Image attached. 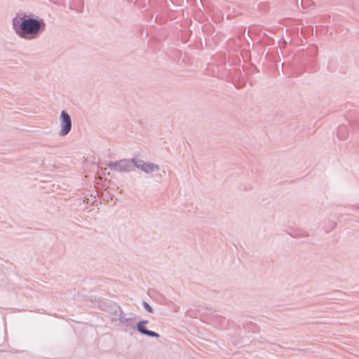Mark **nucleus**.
<instances>
[{
  "label": "nucleus",
  "instance_id": "f257e3e1",
  "mask_svg": "<svg viewBox=\"0 0 359 359\" xmlns=\"http://www.w3.org/2000/svg\"><path fill=\"white\" fill-rule=\"evenodd\" d=\"M12 27L20 38L33 40L45 31L46 25L43 19L21 12L12 19Z\"/></svg>",
  "mask_w": 359,
  "mask_h": 359
},
{
  "label": "nucleus",
  "instance_id": "f03ea898",
  "mask_svg": "<svg viewBox=\"0 0 359 359\" xmlns=\"http://www.w3.org/2000/svg\"><path fill=\"white\" fill-rule=\"evenodd\" d=\"M107 165L110 170L119 172H130L134 170L133 158L131 159L123 158L115 161L109 163Z\"/></svg>",
  "mask_w": 359,
  "mask_h": 359
},
{
  "label": "nucleus",
  "instance_id": "7ed1b4c3",
  "mask_svg": "<svg viewBox=\"0 0 359 359\" xmlns=\"http://www.w3.org/2000/svg\"><path fill=\"white\" fill-rule=\"evenodd\" d=\"M133 162L134 163V168H137L146 174L158 172L160 170V168L157 164L151 162H144V161L137 159V158H133Z\"/></svg>",
  "mask_w": 359,
  "mask_h": 359
},
{
  "label": "nucleus",
  "instance_id": "20e7f679",
  "mask_svg": "<svg viewBox=\"0 0 359 359\" xmlns=\"http://www.w3.org/2000/svg\"><path fill=\"white\" fill-rule=\"evenodd\" d=\"M60 130L59 135L65 136L69 133L72 130V123L69 114L65 110L62 111L60 116Z\"/></svg>",
  "mask_w": 359,
  "mask_h": 359
},
{
  "label": "nucleus",
  "instance_id": "39448f33",
  "mask_svg": "<svg viewBox=\"0 0 359 359\" xmlns=\"http://www.w3.org/2000/svg\"><path fill=\"white\" fill-rule=\"evenodd\" d=\"M108 306L111 309L112 316L111 319L113 320H118L123 323H125L128 321H134L133 318H125L123 316V312L121 306L116 303L110 302L108 303Z\"/></svg>",
  "mask_w": 359,
  "mask_h": 359
},
{
  "label": "nucleus",
  "instance_id": "423d86ee",
  "mask_svg": "<svg viewBox=\"0 0 359 359\" xmlns=\"http://www.w3.org/2000/svg\"><path fill=\"white\" fill-rule=\"evenodd\" d=\"M149 323L148 320H143L137 323L136 329L142 335H146L150 337L159 338L160 335L156 332L148 330L144 325Z\"/></svg>",
  "mask_w": 359,
  "mask_h": 359
},
{
  "label": "nucleus",
  "instance_id": "0eeeda50",
  "mask_svg": "<svg viewBox=\"0 0 359 359\" xmlns=\"http://www.w3.org/2000/svg\"><path fill=\"white\" fill-rule=\"evenodd\" d=\"M337 135L339 139L341 140H345L348 137L349 131L345 125H340L337 130Z\"/></svg>",
  "mask_w": 359,
  "mask_h": 359
},
{
  "label": "nucleus",
  "instance_id": "6e6552de",
  "mask_svg": "<svg viewBox=\"0 0 359 359\" xmlns=\"http://www.w3.org/2000/svg\"><path fill=\"white\" fill-rule=\"evenodd\" d=\"M245 330H248V329H251L252 330V332H256L257 330V327L255 324L254 323H248L245 325Z\"/></svg>",
  "mask_w": 359,
  "mask_h": 359
},
{
  "label": "nucleus",
  "instance_id": "1a4fd4ad",
  "mask_svg": "<svg viewBox=\"0 0 359 359\" xmlns=\"http://www.w3.org/2000/svg\"><path fill=\"white\" fill-rule=\"evenodd\" d=\"M142 306L144 307V309L148 311L149 313H153L154 312V309H152V307L147 302H142Z\"/></svg>",
  "mask_w": 359,
  "mask_h": 359
},
{
  "label": "nucleus",
  "instance_id": "9d476101",
  "mask_svg": "<svg viewBox=\"0 0 359 359\" xmlns=\"http://www.w3.org/2000/svg\"><path fill=\"white\" fill-rule=\"evenodd\" d=\"M133 321H128L126 323V326H131L133 327V325L131 324Z\"/></svg>",
  "mask_w": 359,
  "mask_h": 359
}]
</instances>
